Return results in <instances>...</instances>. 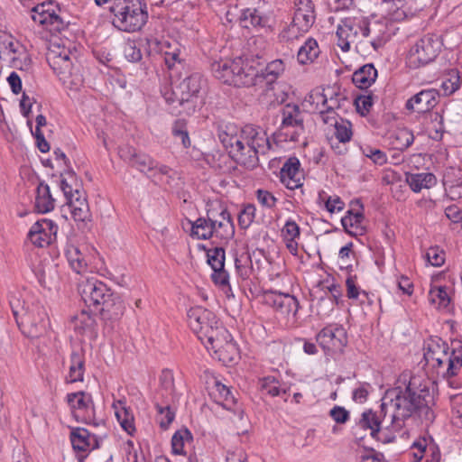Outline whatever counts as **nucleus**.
I'll use <instances>...</instances> for the list:
<instances>
[{
  "mask_svg": "<svg viewBox=\"0 0 462 462\" xmlns=\"http://www.w3.org/2000/svg\"><path fill=\"white\" fill-rule=\"evenodd\" d=\"M432 402L428 382L420 376H411L403 387L397 386L386 392L381 404V412H385L388 408L393 410L390 418L395 430H401L404 421L412 417L429 425L435 419L430 407Z\"/></svg>",
  "mask_w": 462,
  "mask_h": 462,
  "instance_id": "nucleus-1",
  "label": "nucleus"
},
{
  "mask_svg": "<svg viewBox=\"0 0 462 462\" xmlns=\"http://www.w3.org/2000/svg\"><path fill=\"white\" fill-rule=\"evenodd\" d=\"M218 138L230 157L247 169L258 165L259 154H265L271 148L265 132L254 125H245L238 129L232 124L220 127Z\"/></svg>",
  "mask_w": 462,
  "mask_h": 462,
  "instance_id": "nucleus-2",
  "label": "nucleus"
},
{
  "mask_svg": "<svg viewBox=\"0 0 462 462\" xmlns=\"http://www.w3.org/2000/svg\"><path fill=\"white\" fill-rule=\"evenodd\" d=\"M187 319L190 329L208 349L217 353L225 346L234 347L231 335L211 310L200 306L192 307L188 310Z\"/></svg>",
  "mask_w": 462,
  "mask_h": 462,
  "instance_id": "nucleus-3",
  "label": "nucleus"
},
{
  "mask_svg": "<svg viewBox=\"0 0 462 462\" xmlns=\"http://www.w3.org/2000/svg\"><path fill=\"white\" fill-rule=\"evenodd\" d=\"M205 84L201 74L192 73L180 81L175 88L165 89L163 97L171 106V114L192 115L199 106V93Z\"/></svg>",
  "mask_w": 462,
  "mask_h": 462,
  "instance_id": "nucleus-4",
  "label": "nucleus"
},
{
  "mask_svg": "<svg viewBox=\"0 0 462 462\" xmlns=\"http://www.w3.org/2000/svg\"><path fill=\"white\" fill-rule=\"evenodd\" d=\"M250 59L241 57L234 60H226L214 61L211 64L213 76L229 86L236 88L253 87V79L255 74L253 73L252 61Z\"/></svg>",
  "mask_w": 462,
  "mask_h": 462,
  "instance_id": "nucleus-5",
  "label": "nucleus"
},
{
  "mask_svg": "<svg viewBox=\"0 0 462 462\" xmlns=\"http://www.w3.org/2000/svg\"><path fill=\"white\" fill-rule=\"evenodd\" d=\"M110 11L114 14L113 24L127 32L141 30L148 20L144 0H116Z\"/></svg>",
  "mask_w": 462,
  "mask_h": 462,
  "instance_id": "nucleus-6",
  "label": "nucleus"
},
{
  "mask_svg": "<svg viewBox=\"0 0 462 462\" xmlns=\"http://www.w3.org/2000/svg\"><path fill=\"white\" fill-rule=\"evenodd\" d=\"M10 306L15 321L24 335L36 337L45 330L47 313L42 307L27 305L16 295L11 297Z\"/></svg>",
  "mask_w": 462,
  "mask_h": 462,
  "instance_id": "nucleus-7",
  "label": "nucleus"
},
{
  "mask_svg": "<svg viewBox=\"0 0 462 462\" xmlns=\"http://www.w3.org/2000/svg\"><path fill=\"white\" fill-rule=\"evenodd\" d=\"M441 49V42L435 34H426L411 47L407 62L411 69H418L432 62Z\"/></svg>",
  "mask_w": 462,
  "mask_h": 462,
  "instance_id": "nucleus-8",
  "label": "nucleus"
},
{
  "mask_svg": "<svg viewBox=\"0 0 462 462\" xmlns=\"http://www.w3.org/2000/svg\"><path fill=\"white\" fill-rule=\"evenodd\" d=\"M118 152L120 157L131 167L135 168L149 178H156L158 175H169L171 171L169 166L158 163L148 154L139 152L134 147H122Z\"/></svg>",
  "mask_w": 462,
  "mask_h": 462,
  "instance_id": "nucleus-9",
  "label": "nucleus"
},
{
  "mask_svg": "<svg viewBox=\"0 0 462 462\" xmlns=\"http://www.w3.org/2000/svg\"><path fill=\"white\" fill-rule=\"evenodd\" d=\"M66 398L78 420L79 415L76 412L79 411L84 412L80 420L82 422L92 425L95 428L105 424L104 420L96 418L93 399L89 393L80 391L68 393Z\"/></svg>",
  "mask_w": 462,
  "mask_h": 462,
  "instance_id": "nucleus-10",
  "label": "nucleus"
},
{
  "mask_svg": "<svg viewBox=\"0 0 462 462\" xmlns=\"http://www.w3.org/2000/svg\"><path fill=\"white\" fill-rule=\"evenodd\" d=\"M365 19L363 17H346L337 28V45L343 51L350 50V44L363 37Z\"/></svg>",
  "mask_w": 462,
  "mask_h": 462,
  "instance_id": "nucleus-11",
  "label": "nucleus"
},
{
  "mask_svg": "<svg viewBox=\"0 0 462 462\" xmlns=\"http://www.w3.org/2000/svg\"><path fill=\"white\" fill-rule=\"evenodd\" d=\"M47 61L60 79L66 80L73 74L74 63L69 48L51 43L47 53Z\"/></svg>",
  "mask_w": 462,
  "mask_h": 462,
  "instance_id": "nucleus-12",
  "label": "nucleus"
},
{
  "mask_svg": "<svg viewBox=\"0 0 462 462\" xmlns=\"http://www.w3.org/2000/svg\"><path fill=\"white\" fill-rule=\"evenodd\" d=\"M282 122L279 130L281 132L292 129L291 133H284L286 138L297 141L298 136L304 131V113L297 104L288 103L281 109Z\"/></svg>",
  "mask_w": 462,
  "mask_h": 462,
  "instance_id": "nucleus-13",
  "label": "nucleus"
},
{
  "mask_svg": "<svg viewBox=\"0 0 462 462\" xmlns=\"http://www.w3.org/2000/svg\"><path fill=\"white\" fill-rule=\"evenodd\" d=\"M57 5L52 2L37 5L31 10L32 19L45 26L51 32H61L67 27L63 19L56 13Z\"/></svg>",
  "mask_w": 462,
  "mask_h": 462,
  "instance_id": "nucleus-14",
  "label": "nucleus"
},
{
  "mask_svg": "<svg viewBox=\"0 0 462 462\" xmlns=\"http://www.w3.org/2000/svg\"><path fill=\"white\" fill-rule=\"evenodd\" d=\"M79 292L87 305H102L109 297L113 296L110 289L95 278L87 279L79 285Z\"/></svg>",
  "mask_w": 462,
  "mask_h": 462,
  "instance_id": "nucleus-15",
  "label": "nucleus"
},
{
  "mask_svg": "<svg viewBox=\"0 0 462 462\" xmlns=\"http://www.w3.org/2000/svg\"><path fill=\"white\" fill-rule=\"evenodd\" d=\"M250 60L252 61L251 69L255 74L253 79V86H262L263 84L266 87L272 86L285 69V65L282 60H274L265 66L253 59Z\"/></svg>",
  "mask_w": 462,
  "mask_h": 462,
  "instance_id": "nucleus-16",
  "label": "nucleus"
},
{
  "mask_svg": "<svg viewBox=\"0 0 462 462\" xmlns=\"http://www.w3.org/2000/svg\"><path fill=\"white\" fill-rule=\"evenodd\" d=\"M264 304L272 307L278 314L286 318L295 317L299 310L298 300L289 293L268 291L263 293Z\"/></svg>",
  "mask_w": 462,
  "mask_h": 462,
  "instance_id": "nucleus-17",
  "label": "nucleus"
},
{
  "mask_svg": "<svg viewBox=\"0 0 462 462\" xmlns=\"http://www.w3.org/2000/svg\"><path fill=\"white\" fill-rule=\"evenodd\" d=\"M58 226L51 219L36 221L28 233L30 241L38 247H44L52 243L57 235Z\"/></svg>",
  "mask_w": 462,
  "mask_h": 462,
  "instance_id": "nucleus-18",
  "label": "nucleus"
},
{
  "mask_svg": "<svg viewBox=\"0 0 462 462\" xmlns=\"http://www.w3.org/2000/svg\"><path fill=\"white\" fill-rule=\"evenodd\" d=\"M318 344L325 351H340L347 342L346 332L340 326H328L317 335Z\"/></svg>",
  "mask_w": 462,
  "mask_h": 462,
  "instance_id": "nucleus-19",
  "label": "nucleus"
},
{
  "mask_svg": "<svg viewBox=\"0 0 462 462\" xmlns=\"http://www.w3.org/2000/svg\"><path fill=\"white\" fill-rule=\"evenodd\" d=\"M439 97V92L436 88L422 89L406 101L405 108L419 114L428 113L438 105Z\"/></svg>",
  "mask_w": 462,
  "mask_h": 462,
  "instance_id": "nucleus-20",
  "label": "nucleus"
},
{
  "mask_svg": "<svg viewBox=\"0 0 462 462\" xmlns=\"http://www.w3.org/2000/svg\"><path fill=\"white\" fill-rule=\"evenodd\" d=\"M363 37L368 38V42L373 49L378 51L390 40L387 23L380 21L370 23L365 20V25L363 29Z\"/></svg>",
  "mask_w": 462,
  "mask_h": 462,
  "instance_id": "nucleus-21",
  "label": "nucleus"
},
{
  "mask_svg": "<svg viewBox=\"0 0 462 462\" xmlns=\"http://www.w3.org/2000/svg\"><path fill=\"white\" fill-rule=\"evenodd\" d=\"M280 180L289 189H295L302 186L303 172L300 170V161L296 157L289 158L280 171Z\"/></svg>",
  "mask_w": 462,
  "mask_h": 462,
  "instance_id": "nucleus-22",
  "label": "nucleus"
},
{
  "mask_svg": "<svg viewBox=\"0 0 462 462\" xmlns=\"http://www.w3.org/2000/svg\"><path fill=\"white\" fill-rule=\"evenodd\" d=\"M296 6L292 20L300 31L309 32L315 22L314 6L311 0H295Z\"/></svg>",
  "mask_w": 462,
  "mask_h": 462,
  "instance_id": "nucleus-23",
  "label": "nucleus"
},
{
  "mask_svg": "<svg viewBox=\"0 0 462 462\" xmlns=\"http://www.w3.org/2000/svg\"><path fill=\"white\" fill-rule=\"evenodd\" d=\"M79 185H76L73 198L67 199L71 215L75 221H86L89 218V208L86 196L79 190Z\"/></svg>",
  "mask_w": 462,
  "mask_h": 462,
  "instance_id": "nucleus-24",
  "label": "nucleus"
},
{
  "mask_svg": "<svg viewBox=\"0 0 462 462\" xmlns=\"http://www.w3.org/2000/svg\"><path fill=\"white\" fill-rule=\"evenodd\" d=\"M214 235L225 241H228L234 236L235 226L230 213L223 209L219 213V219H214Z\"/></svg>",
  "mask_w": 462,
  "mask_h": 462,
  "instance_id": "nucleus-25",
  "label": "nucleus"
},
{
  "mask_svg": "<svg viewBox=\"0 0 462 462\" xmlns=\"http://www.w3.org/2000/svg\"><path fill=\"white\" fill-rule=\"evenodd\" d=\"M99 310L101 319L105 321L118 320L124 314L125 306L119 297H109Z\"/></svg>",
  "mask_w": 462,
  "mask_h": 462,
  "instance_id": "nucleus-26",
  "label": "nucleus"
},
{
  "mask_svg": "<svg viewBox=\"0 0 462 462\" xmlns=\"http://www.w3.org/2000/svg\"><path fill=\"white\" fill-rule=\"evenodd\" d=\"M377 70L371 63L365 64L353 73V83L361 89L368 88L376 79Z\"/></svg>",
  "mask_w": 462,
  "mask_h": 462,
  "instance_id": "nucleus-27",
  "label": "nucleus"
},
{
  "mask_svg": "<svg viewBox=\"0 0 462 462\" xmlns=\"http://www.w3.org/2000/svg\"><path fill=\"white\" fill-rule=\"evenodd\" d=\"M161 51L164 56L165 65L169 69H173L176 65L182 66L184 58L182 57L181 46L178 42H164Z\"/></svg>",
  "mask_w": 462,
  "mask_h": 462,
  "instance_id": "nucleus-28",
  "label": "nucleus"
},
{
  "mask_svg": "<svg viewBox=\"0 0 462 462\" xmlns=\"http://www.w3.org/2000/svg\"><path fill=\"white\" fill-rule=\"evenodd\" d=\"M406 182L412 191L420 192L422 189H430L436 184L433 173H406Z\"/></svg>",
  "mask_w": 462,
  "mask_h": 462,
  "instance_id": "nucleus-29",
  "label": "nucleus"
},
{
  "mask_svg": "<svg viewBox=\"0 0 462 462\" xmlns=\"http://www.w3.org/2000/svg\"><path fill=\"white\" fill-rule=\"evenodd\" d=\"M35 208L40 213H47L54 208L55 199L52 198L50 187L45 182H40L37 187Z\"/></svg>",
  "mask_w": 462,
  "mask_h": 462,
  "instance_id": "nucleus-30",
  "label": "nucleus"
},
{
  "mask_svg": "<svg viewBox=\"0 0 462 462\" xmlns=\"http://www.w3.org/2000/svg\"><path fill=\"white\" fill-rule=\"evenodd\" d=\"M211 212H208V218L199 217L192 223L191 236L198 239H208L214 236V223Z\"/></svg>",
  "mask_w": 462,
  "mask_h": 462,
  "instance_id": "nucleus-31",
  "label": "nucleus"
},
{
  "mask_svg": "<svg viewBox=\"0 0 462 462\" xmlns=\"http://www.w3.org/2000/svg\"><path fill=\"white\" fill-rule=\"evenodd\" d=\"M386 412L387 410H385V412L380 411L379 414L372 410L365 411L358 420V426L363 430H370L371 436L374 438L381 429V416L383 414V417L385 418Z\"/></svg>",
  "mask_w": 462,
  "mask_h": 462,
  "instance_id": "nucleus-32",
  "label": "nucleus"
},
{
  "mask_svg": "<svg viewBox=\"0 0 462 462\" xmlns=\"http://www.w3.org/2000/svg\"><path fill=\"white\" fill-rule=\"evenodd\" d=\"M64 254L69 266L75 273H83L87 271L88 263L85 256L77 246L67 245L64 249Z\"/></svg>",
  "mask_w": 462,
  "mask_h": 462,
  "instance_id": "nucleus-33",
  "label": "nucleus"
},
{
  "mask_svg": "<svg viewBox=\"0 0 462 462\" xmlns=\"http://www.w3.org/2000/svg\"><path fill=\"white\" fill-rule=\"evenodd\" d=\"M10 62V67L27 71L32 63L29 54L26 52L24 47L20 42H14V48L11 51V56L7 57Z\"/></svg>",
  "mask_w": 462,
  "mask_h": 462,
  "instance_id": "nucleus-34",
  "label": "nucleus"
},
{
  "mask_svg": "<svg viewBox=\"0 0 462 462\" xmlns=\"http://www.w3.org/2000/svg\"><path fill=\"white\" fill-rule=\"evenodd\" d=\"M85 372V358L82 351L74 350L70 355L69 383L83 382Z\"/></svg>",
  "mask_w": 462,
  "mask_h": 462,
  "instance_id": "nucleus-35",
  "label": "nucleus"
},
{
  "mask_svg": "<svg viewBox=\"0 0 462 462\" xmlns=\"http://www.w3.org/2000/svg\"><path fill=\"white\" fill-rule=\"evenodd\" d=\"M240 24L244 28L249 29L253 28H263L268 23V18L265 15H263L256 9H246L244 10L240 15Z\"/></svg>",
  "mask_w": 462,
  "mask_h": 462,
  "instance_id": "nucleus-36",
  "label": "nucleus"
},
{
  "mask_svg": "<svg viewBox=\"0 0 462 462\" xmlns=\"http://www.w3.org/2000/svg\"><path fill=\"white\" fill-rule=\"evenodd\" d=\"M90 433L85 428H74L70 431L69 439L74 450L86 451L91 446Z\"/></svg>",
  "mask_w": 462,
  "mask_h": 462,
  "instance_id": "nucleus-37",
  "label": "nucleus"
},
{
  "mask_svg": "<svg viewBox=\"0 0 462 462\" xmlns=\"http://www.w3.org/2000/svg\"><path fill=\"white\" fill-rule=\"evenodd\" d=\"M213 394L216 398V402L220 403L226 410H231L236 402L230 388L217 380H215L214 383Z\"/></svg>",
  "mask_w": 462,
  "mask_h": 462,
  "instance_id": "nucleus-38",
  "label": "nucleus"
},
{
  "mask_svg": "<svg viewBox=\"0 0 462 462\" xmlns=\"http://www.w3.org/2000/svg\"><path fill=\"white\" fill-rule=\"evenodd\" d=\"M192 441L193 436L188 429L182 428L177 430L171 438V448L173 454L185 455L186 446L190 445Z\"/></svg>",
  "mask_w": 462,
  "mask_h": 462,
  "instance_id": "nucleus-39",
  "label": "nucleus"
},
{
  "mask_svg": "<svg viewBox=\"0 0 462 462\" xmlns=\"http://www.w3.org/2000/svg\"><path fill=\"white\" fill-rule=\"evenodd\" d=\"M319 54L318 42L313 38H309L299 49L297 53L298 61L300 64L312 62Z\"/></svg>",
  "mask_w": 462,
  "mask_h": 462,
  "instance_id": "nucleus-40",
  "label": "nucleus"
},
{
  "mask_svg": "<svg viewBox=\"0 0 462 462\" xmlns=\"http://www.w3.org/2000/svg\"><path fill=\"white\" fill-rule=\"evenodd\" d=\"M392 144L399 151H404L409 148L414 141V135L411 130L406 127L397 128L391 134Z\"/></svg>",
  "mask_w": 462,
  "mask_h": 462,
  "instance_id": "nucleus-41",
  "label": "nucleus"
},
{
  "mask_svg": "<svg viewBox=\"0 0 462 462\" xmlns=\"http://www.w3.org/2000/svg\"><path fill=\"white\" fill-rule=\"evenodd\" d=\"M154 405L160 415V427L163 430H167L170 424L175 418V413L171 410L170 403L168 402H160L158 397H154Z\"/></svg>",
  "mask_w": 462,
  "mask_h": 462,
  "instance_id": "nucleus-42",
  "label": "nucleus"
},
{
  "mask_svg": "<svg viewBox=\"0 0 462 462\" xmlns=\"http://www.w3.org/2000/svg\"><path fill=\"white\" fill-rule=\"evenodd\" d=\"M262 390L265 391L267 394L275 397L287 395L290 388L282 387V384L275 377L267 376L263 379Z\"/></svg>",
  "mask_w": 462,
  "mask_h": 462,
  "instance_id": "nucleus-43",
  "label": "nucleus"
},
{
  "mask_svg": "<svg viewBox=\"0 0 462 462\" xmlns=\"http://www.w3.org/2000/svg\"><path fill=\"white\" fill-rule=\"evenodd\" d=\"M346 296L351 300H357L361 295L363 299L360 302H364L365 300L368 301L369 304H372V300L369 297V294L365 291H360V288L356 284V276L348 274L346 280Z\"/></svg>",
  "mask_w": 462,
  "mask_h": 462,
  "instance_id": "nucleus-44",
  "label": "nucleus"
},
{
  "mask_svg": "<svg viewBox=\"0 0 462 462\" xmlns=\"http://www.w3.org/2000/svg\"><path fill=\"white\" fill-rule=\"evenodd\" d=\"M458 346L454 347L451 355L448 357V366L447 375L454 376L462 367V342H457Z\"/></svg>",
  "mask_w": 462,
  "mask_h": 462,
  "instance_id": "nucleus-45",
  "label": "nucleus"
},
{
  "mask_svg": "<svg viewBox=\"0 0 462 462\" xmlns=\"http://www.w3.org/2000/svg\"><path fill=\"white\" fill-rule=\"evenodd\" d=\"M73 328L79 334H84L85 331L93 327L95 319L87 310L81 312L71 319Z\"/></svg>",
  "mask_w": 462,
  "mask_h": 462,
  "instance_id": "nucleus-46",
  "label": "nucleus"
},
{
  "mask_svg": "<svg viewBox=\"0 0 462 462\" xmlns=\"http://www.w3.org/2000/svg\"><path fill=\"white\" fill-rule=\"evenodd\" d=\"M429 299L431 303H438L439 308L443 309L448 308L450 302V297L445 286L431 288L429 293Z\"/></svg>",
  "mask_w": 462,
  "mask_h": 462,
  "instance_id": "nucleus-47",
  "label": "nucleus"
},
{
  "mask_svg": "<svg viewBox=\"0 0 462 462\" xmlns=\"http://www.w3.org/2000/svg\"><path fill=\"white\" fill-rule=\"evenodd\" d=\"M208 263L212 270H220L225 267V249L223 247H213L207 251Z\"/></svg>",
  "mask_w": 462,
  "mask_h": 462,
  "instance_id": "nucleus-48",
  "label": "nucleus"
},
{
  "mask_svg": "<svg viewBox=\"0 0 462 462\" xmlns=\"http://www.w3.org/2000/svg\"><path fill=\"white\" fill-rule=\"evenodd\" d=\"M364 219L362 212H353L348 210L347 215L342 217L341 223L345 230L350 235H356L352 228L357 229Z\"/></svg>",
  "mask_w": 462,
  "mask_h": 462,
  "instance_id": "nucleus-49",
  "label": "nucleus"
},
{
  "mask_svg": "<svg viewBox=\"0 0 462 462\" xmlns=\"http://www.w3.org/2000/svg\"><path fill=\"white\" fill-rule=\"evenodd\" d=\"M160 383L162 386V390L157 393L155 396L158 397V400L160 397H163L164 394H172L174 392V383H173V375L172 374L168 371H162L161 376H160Z\"/></svg>",
  "mask_w": 462,
  "mask_h": 462,
  "instance_id": "nucleus-50",
  "label": "nucleus"
},
{
  "mask_svg": "<svg viewBox=\"0 0 462 462\" xmlns=\"http://www.w3.org/2000/svg\"><path fill=\"white\" fill-rule=\"evenodd\" d=\"M351 123L342 120L340 123L335 121V135L340 143L349 142L352 137Z\"/></svg>",
  "mask_w": 462,
  "mask_h": 462,
  "instance_id": "nucleus-51",
  "label": "nucleus"
},
{
  "mask_svg": "<svg viewBox=\"0 0 462 462\" xmlns=\"http://www.w3.org/2000/svg\"><path fill=\"white\" fill-rule=\"evenodd\" d=\"M319 200L325 202V208L330 213L341 211L345 206V203L338 196L326 198V192L323 190L319 192Z\"/></svg>",
  "mask_w": 462,
  "mask_h": 462,
  "instance_id": "nucleus-52",
  "label": "nucleus"
},
{
  "mask_svg": "<svg viewBox=\"0 0 462 462\" xmlns=\"http://www.w3.org/2000/svg\"><path fill=\"white\" fill-rule=\"evenodd\" d=\"M15 41L12 35L3 32H0V60H6L11 56V51L14 48Z\"/></svg>",
  "mask_w": 462,
  "mask_h": 462,
  "instance_id": "nucleus-53",
  "label": "nucleus"
},
{
  "mask_svg": "<svg viewBox=\"0 0 462 462\" xmlns=\"http://www.w3.org/2000/svg\"><path fill=\"white\" fill-rule=\"evenodd\" d=\"M321 105L327 108V112H334L336 109L341 107V102L346 101V97H340L338 93H335L330 97H328L324 94H319V97Z\"/></svg>",
  "mask_w": 462,
  "mask_h": 462,
  "instance_id": "nucleus-54",
  "label": "nucleus"
},
{
  "mask_svg": "<svg viewBox=\"0 0 462 462\" xmlns=\"http://www.w3.org/2000/svg\"><path fill=\"white\" fill-rule=\"evenodd\" d=\"M255 207L253 204L246 205L238 214V225L246 229L253 223L255 217Z\"/></svg>",
  "mask_w": 462,
  "mask_h": 462,
  "instance_id": "nucleus-55",
  "label": "nucleus"
},
{
  "mask_svg": "<svg viewBox=\"0 0 462 462\" xmlns=\"http://www.w3.org/2000/svg\"><path fill=\"white\" fill-rule=\"evenodd\" d=\"M116 416L122 428L129 434L134 431V426L133 423V416L125 407L116 411Z\"/></svg>",
  "mask_w": 462,
  "mask_h": 462,
  "instance_id": "nucleus-56",
  "label": "nucleus"
},
{
  "mask_svg": "<svg viewBox=\"0 0 462 462\" xmlns=\"http://www.w3.org/2000/svg\"><path fill=\"white\" fill-rule=\"evenodd\" d=\"M361 150L363 154L365 157L370 158L375 164L383 165L387 162L386 154L380 149L365 145L361 147Z\"/></svg>",
  "mask_w": 462,
  "mask_h": 462,
  "instance_id": "nucleus-57",
  "label": "nucleus"
},
{
  "mask_svg": "<svg viewBox=\"0 0 462 462\" xmlns=\"http://www.w3.org/2000/svg\"><path fill=\"white\" fill-rule=\"evenodd\" d=\"M461 79L457 70H451L449 78L442 82V88L446 95H451L460 88Z\"/></svg>",
  "mask_w": 462,
  "mask_h": 462,
  "instance_id": "nucleus-58",
  "label": "nucleus"
},
{
  "mask_svg": "<svg viewBox=\"0 0 462 462\" xmlns=\"http://www.w3.org/2000/svg\"><path fill=\"white\" fill-rule=\"evenodd\" d=\"M300 26L295 24V22L292 20L291 24L283 29L280 33V39L283 42H291L293 40L298 39L300 36H302L307 32L300 31Z\"/></svg>",
  "mask_w": 462,
  "mask_h": 462,
  "instance_id": "nucleus-59",
  "label": "nucleus"
},
{
  "mask_svg": "<svg viewBox=\"0 0 462 462\" xmlns=\"http://www.w3.org/2000/svg\"><path fill=\"white\" fill-rule=\"evenodd\" d=\"M211 279L214 283L219 286L222 290L226 291L227 289L230 290L229 275L224 267L220 270H214L211 274Z\"/></svg>",
  "mask_w": 462,
  "mask_h": 462,
  "instance_id": "nucleus-60",
  "label": "nucleus"
},
{
  "mask_svg": "<svg viewBox=\"0 0 462 462\" xmlns=\"http://www.w3.org/2000/svg\"><path fill=\"white\" fill-rule=\"evenodd\" d=\"M426 258L431 265L439 267L445 263V253L439 247H430L426 252Z\"/></svg>",
  "mask_w": 462,
  "mask_h": 462,
  "instance_id": "nucleus-61",
  "label": "nucleus"
},
{
  "mask_svg": "<svg viewBox=\"0 0 462 462\" xmlns=\"http://www.w3.org/2000/svg\"><path fill=\"white\" fill-rule=\"evenodd\" d=\"M124 55L128 61L138 62L142 60V52L134 42H128L124 47Z\"/></svg>",
  "mask_w": 462,
  "mask_h": 462,
  "instance_id": "nucleus-62",
  "label": "nucleus"
},
{
  "mask_svg": "<svg viewBox=\"0 0 462 462\" xmlns=\"http://www.w3.org/2000/svg\"><path fill=\"white\" fill-rule=\"evenodd\" d=\"M248 262H251L248 254L241 255L239 258H236L235 260L236 271L239 276L243 279H247L252 273V267L246 265Z\"/></svg>",
  "mask_w": 462,
  "mask_h": 462,
  "instance_id": "nucleus-63",
  "label": "nucleus"
},
{
  "mask_svg": "<svg viewBox=\"0 0 462 462\" xmlns=\"http://www.w3.org/2000/svg\"><path fill=\"white\" fill-rule=\"evenodd\" d=\"M355 106L356 111L361 116H366L373 106V100L371 96H358L355 99Z\"/></svg>",
  "mask_w": 462,
  "mask_h": 462,
  "instance_id": "nucleus-64",
  "label": "nucleus"
}]
</instances>
